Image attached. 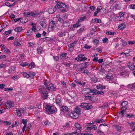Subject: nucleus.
<instances>
[{
  "instance_id": "17",
  "label": "nucleus",
  "mask_w": 135,
  "mask_h": 135,
  "mask_svg": "<svg viewBox=\"0 0 135 135\" xmlns=\"http://www.w3.org/2000/svg\"><path fill=\"white\" fill-rule=\"evenodd\" d=\"M85 100H89L90 101H93V97L89 96H84Z\"/></svg>"
},
{
  "instance_id": "46",
  "label": "nucleus",
  "mask_w": 135,
  "mask_h": 135,
  "mask_svg": "<svg viewBox=\"0 0 135 135\" xmlns=\"http://www.w3.org/2000/svg\"><path fill=\"white\" fill-rule=\"evenodd\" d=\"M11 30H10L8 31H5L4 33V34L5 35H6L10 34L11 33Z\"/></svg>"
},
{
  "instance_id": "57",
  "label": "nucleus",
  "mask_w": 135,
  "mask_h": 135,
  "mask_svg": "<svg viewBox=\"0 0 135 135\" xmlns=\"http://www.w3.org/2000/svg\"><path fill=\"white\" fill-rule=\"evenodd\" d=\"M44 124L45 125L49 126L50 124L51 123L48 121L46 120L44 122Z\"/></svg>"
},
{
  "instance_id": "15",
  "label": "nucleus",
  "mask_w": 135,
  "mask_h": 135,
  "mask_svg": "<svg viewBox=\"0 0 135 135\" xmlns=\"http://www.w3.org/2000/svg\"><path fill=\"white\" fill-rule=\"evenodd\" d=\"M75 112L78 115H80L81 114L80 109L78 106L76 107L75 110Z\"/></svg>"
},
{
  "instance_id": "61",
  "label": "nucleus",
  "mask_w": 135,
  "mask_h": 135,
  "mask_svg": "<svg viewBox=\"0 0 135 135\" xmlns=\"http://www.w3.org/2000/svg\"><path fill=\"white\" fill-rule=\"evenodd\" d=\"M36 107L39 109H41V105L40 103H37Z\"/></svg>"
},
{
  "instance_id": "56",
  "label": "nucleus",
  "mask_w": 135,
  "mask_h": 135,
  "mask_svg": "<svg viewBox=\"0 0 135 135\" xmlns=\"http://www.w3.org/2000/svg\"><path fill=\"white\" fill-rule=\"evenodd\" d=\"M30 13L29 12H25L23 13V15L27 17L28 16H30Z\"/></svg>"
},
{
  "instance_id": "28",
  "label": "nucleus",
  "mask_w": 135,
  "mask_h": 135,
  "mask_svg": "<svg viewBox=\"0 0 135 135\" xmlns=\"http://www.w3.org/2000/svg\"><path fill=\"white\" fill-rule=\"evenodd\" d=\"M71 115H72L71 116L73 117V118L76 119L77 118L78 116V114H77V113L74 112L73 113L71 114Z\"/></svg>"
},
{
  "instance_id": "32",
  "label": "nucleus",
  "mask_w": 135,
  "mask_h": 135,
  "mask_svg": "<svg viewBox=\"0 0 135 135\" xmlns=\"http://www.w3.org/2000/svg\"><path fill=\"white\" fill-rule=\"evenodd\" d=\"M62 24V26L63 27H67L69 26V22L66 21H64V23H63Z\"/></svg>"
},
{
  "instance_id": "10",
  "label": "nucleus",
  "mask_w": 135,
  "mask_h": 135,
  "mask_svg": "<svg viewBox=\"0 0 135 135\" xmlns=\"http://www.w3.org/2000/svg\"><path fill=\"white\" fill-rule=\"evenodd\" d=\"M41 98L44 99H46L48 96V92L47 91H45L44 92H42L41 94Z\"/></svg>"
},
{
  "instance_id": "39",
  "label": "nucleus",
  "mask_w": 135,
  "mask_h": 135,
  "mask_svg": "<svg viewBox=\"0 0 135 135\" xmlns=\"http://www.w3.org/2000/svg\"><path fill=\"white\" fill-rule=\"evenodd\" d=\"M115 9L117 10H119L120 9V7L119 4H116L114 6Z\"/></svg>"
},
{
  "instance_id": "11",
  "label": "nucleus",
  "mask_w": 135,
  "mask_h": 135,
  "mask_svg": "<svg viewBox=\"0 0 135 135\" xmlns=\"http://www.w3.org/2000/svg\"><path fill=\"white\" fill-rule=\"evenodd\" d=\"M91 81L92 83H95L98 81L97 78L95 77L94 75H93L91 78Z\"/></svg>"
},
{
  "instance_id": "40",
  "label": "nucleus",
  "mask_w": 135,
  "mask_h": 135,
  "mask_svg": "<svg viewBox=\"0 0 135 135\" xmlns=\"http://www.w3.org/2000/svg\"><path fill=\"white\" fill-rule=\"evenodd\" d=\"M59 4H60L61 7H62L64 8H66V6L65 3H63L62 2H60Z\"/></svg>"
},
{
  "instance_id": "2",
  "label": "nucleus",
  "mask_w": 135,
  "mask_h": 135,
  "mask_svg": "<svg viewBox=\"0 0 135 135\" xmlns=\"http://www.w3.org/2000/svg\"><path fill=\"white\" fill-rule=\"evenodd\" d=\"M89 104L88 103H81L80 105V107L81 108H84L86 110H89L93 107L92 105H89Z\"/></svg>"
},
{
  "instance_id": "19",
  "label": "nucleus",
  "mask_w": 135,
  "mask_h": 135,
  "mask_svg": "<svg viewBox=\"0 0 135 135\" xmlns=\"http://www.w3.org/2000/svg\"><path fill=\"white\" fill-rule=\"evenodd\" d=\"M7 103L10 107H13L14 104L12 102H11L9 100L7 101Z\"/></svg>"
},
{
  "instance_id": "34",
  "label": "nucleus",
  "mask_w": 135,
  "mask_h": 135,
  "mask_svg": "<svg viewBox=\"0 0 135 135\" xmlns=\"http://www.w3.org/2000/svg\"><path fill=\"white\" fill-rule=\"evenodd\" d=\"M29 75H30V77L31 78H33L34 76H35V74L32 71H30L29 72Z\"/></svg>"
},
{
  "instance_id": "64",
  "label": "nucleus",
  "mask_w": 135,
  "mask_h": 135,
  "mask_svg": "<svg viewBox=\"0 0 135 135\" xmlns=\"http://www.w3.org/2000/svg\"><path fill=\"white\" fill-rule=\"evenodd\" d=\"M55 8H61V6L60 4L59 3H57L55 6Z\"/></svg>"
},
{
  "instance_id": "59",
  "label": "nucleus",
  "mask_w": 135,
  "mask_h": 135,
  "mask_svg": "<svg viewBox=\"0 0 135 135\" xmlns=\"http://www.w3.org/2000/svg\"><path fill=\"white\" fill-rule=\"evenodd\" d=\"M28 63L27 62H25L23 63V64H20L21 66L23 67H25L26 66H28Z\"/></svg>"
},
{
  "instance_id": "44",
  "label": "nucleus",
  "mask_w": 135,
  "mask_h": 135,
  "mask_svg": "<svg viewBox=\"0 0 135 135\" xmlns=\"http://www.w3.org/2000/svg\"><path fill=\"white\" fill-rule=\"evenodd\" d=\"M104 91L103 90H100L97 92V94H100L102 95H104Z\"/></svg>"
},
{
  "instance_id": "29",
  "label": "nucleus",
  "mask_w": 135,
  "mask_h": 135,
  "mask_svg": "<svg viewBox=\"0 0 135 135\" xmlns=\"http://www.w3.org/2000/svg\"><path fill=\"white\" fill-rule=\"evenodd\" d=\"M125 110H126L121 109V110L120 112H118L119 114L120 115L122 116L123 117H124V112L125 111Z\"/></svg>"
},
{
  "instance_id": "1",
  "label": "nucleus",
  "mask_w": 135,
  "mask_h": 135,
  "mask_svg": "<svg viewBox=\"0 0 135 135\" xmlns=\"http://www.w3.org/2000/svg\"><path fill=\"white\" fill-rule=\"evenodd\" d=\"M55 107L47 104L45 108L46 113L48 114H53L55 112Z\"/></svg>"
},
{
  "instance_id": "31",
  "label": "nucleus",
  "mask_w": 135,
  "mask_h": 135,
  "mask_svg": "<svg viewBox=\"0 0 135 135\" xmlns=\"http://www.w3.org/2000/svg\"><path fill=\"white\" fill-rule=\"evenodd\" d=\"M65 32L62 31L59 34L58 36L60 37H62L65 35Z\"/></svg>"
},
{
  "instance_id": "16",
  "label": "nucleus",
  "mask_w": 135,
  "mask_h": 135,
  "mask_svg": "<svg viewBox=\"0 0 135 135\" xmlns=\"http://www.w3.org/2000/svg\"><path fill=\"white\" fill-rule=\"evenodd\" d=\"M45 89L44 86H40L38 89V91L40 92H44Z\"/></svg>"
},
{
  "instance_id": "55",
  "label": "nucleus",
  "mask_w": 135,
  "mask_h": 135,
  "mask_svg": "<svg viewBox=\"0 0 135 135\" xmlns=\"http://www.w3.org/2000/svg\"><path fill=\"white\" fill-rule=\"evenodd\" d=\"M53 58L55 61H57L59 60V58L57 56H53Z\"/></svg>"
},
{
  "instance_id": "35",
  "label": "nucleus",
  "mask_w": 135,
  "mask_h": 135,
  "mask_svg": "<svg viewBox=\"0 0 135 135\" xmlns=\"http://www.w3.org/2000/svg\"><path fill=\"white\" fill-rule=\"evenodd\" d=\"M48 12L50 14H52L54 13L55 11H54V9L52 8H50L48 9Z\"/></svg>"
},
{
  "instance_id": "48",
  "label": "nucleus",
  "mask_w": 135,
  "mask_h": 135,
  "mask_svg": "<svg viewBox=\"0 0 135 135\" xmlns=\"http://www.w3.org/2000/svg\"><path fill=\"white\" fill-rule=\"evenodd\" d=\"M58 20L60 22L62 23H64L65 21L63 19L61 18V17H59L58 19Z\"/></svg>"
},
{
  "instance_id": "25",
  "label": "nucleus",
  "mask_w": 135,
  "mask_h": 135,
  "mask_svg": "<svg viewBox=\"0 0 135 135\" xmlns=\"http://www.w3.org/2000/svg\"><path fill=\"white\" fill-rule=\"evenodd\" d=\"M130 126L131 127V129L133 131H135V124L133 122L130 123Z\"/></svg>"
},
{
  "instance_id": "50",
  "label": "nucleus",
  "mask_w": 135,
  "mask_h": 135,
  "mask_svg": "<svg viewBox=\"0 0 135 135\" xmlns=\"http://www.w3.org/2000/svg\"><path fill=\"white\" fill-rule=\"evenodd\" d=\"M44 41H50L51 40H52V39H51L50 38L47 37H45L44 38Z\"/></svg>"
},
{
  "instance_id": "14",
  "label": "nucleus",
  "mask_w": 135,
  "mask_h": 135,
  "mask_svg": "<svg viewBox=\"0 0 135 135\" xmlns=\"http://www.w3.org/2000/svg\"><path fill=\"white\" fill-rule=\"evenodd\" d=\"M61 110L63 112H66L68 110V108L66 106H62L61 108Z\"/></svg>"
},
{
  "instance_id": "26",
  "label": "nucleus",
  "mask_w": 135,
  "mask_h": 135,
  "mask_svg": "<svg viewBox=\"0 0 135 135\" xmlns=\"http://www.w3.org/2000/svg\"><path fill=\"white\" fill-rule=\"evenodd\" d=\"M97 90L95 89H90V94L92 93V95H97Z\"/></svg>"
},
{
  "instance_id": "6",
  "label": "nucleus",
  "mask_w": 135,
  "mask_h": 135,
  "mask_svg": "<svg viewBox=\"0 0 135 135\" xmlns=\"http://www.w3.org/2000/svg\"><path fill=\"white\" fill-rule=\"evenodd\" d=\"M127 65L128 67L131 70H133L135 69V66L133 63L129 62L128 63Z\"/></svg>"
},
{
  "instance_id": "37",
  "label": "nucleus",
  "mask_w": 135,
  "mask_h": 135,
  "mask_svg": "<svg viewBox=\"0 0 135 135\" xmlns=\"http://www.w3.org/2000/svg\"><path fill=\"white\" fill-rule=\"evenodd\" d=\"M15 70V68L14 66H12L11 67L10 69L8 70V71L10 73L14 71Z\"/></svg>"
},
{
  "instance_id": "20",
  "label": "nucleus",
  "mask_w": 135,
  "mask_h": 135,
  "mask_svg": "<svg viewBox=\"0 0 135 135\" xmlns=\"http://www.w3.org/2000/svg\"><path fill=\"white\" fill-rule=\"evenodd\" d=\"M126 27V25L124 23L120 24L118 26V28L120 30L123 29Z\"/></svg>"
},
{
  "instance_id": "42",
  "label": "nucleus",
  "mask_w": 135,
  "mask_h": 135,
  "mask_svg": "<svg viewBox=\"0 0 135 135\" xmlns=\"http://www.w3.org/2000/svg\"><path fill=\"white\" fill-rule=\"evenodd\" d=\"M124 14L123 13L120 12L119 13V15L121 18H122V20H123L124 18V17L123 16Z\"/></svg>"
},
{
  "instance_id": "63",
  "label": "nucleus",
  "mask_w": 135,
  "mask_h": 135,
  "mask_svg": "<svg viewBox=\"0 0 135 135\" xmlns=\"http://www.w3.org/2000/svg\"><path fill=\"white\" fill-rule=\"evenodd\" d=\"M67 54L66 53H63L60 54V55L62 57H65L66 56Z\"/></svg>"
},
{
  "instance_id": "47",
  "label": "nucleus",
  "mask_w": 135,
  "mask_h": 135,
  "mask_svg": "<svg viewBox=\"0 0 135 135\" xmlns=\"http://www.w3.org/2000/svg\"><path fill=\"white\" fill-rule=\"evenodd\" d=\"M97 122V123H100L104 122H105V120L103 119H100V120H97L96 121Z\"/></svg>"
},
{
  "instance_id": "5",
  "label": "nucleus",
  "mask_w": 135,
  "mask_h": 135,
  "mask_svg": "<svg viewBox=\"0 0 135 135\" xmlns=\"http://www.w3.org/2000/svg\"><path fill=\"white\" fill-rule=\"evenodd\" d=\"M90 89L88 88H84L81 91V93L83 94H90Z\"/></svg>"
},
{
  "instance_id": "36",
  "label": "nucleus",
  "mask_w": 135,
  "mask_h": 135,
  "mask_svg": "<svg viewBox=\"0 0 135 135\" xmlns=\"http://www.w3.org/2000/svg\"><path fill=\"white\" fill-rule=\"evenodd\" d=\"M22 73L23 75L25 77H26V78H29L30 76V75L29 74H28L26 72H23Z\"/></svg>"
},
{
  "instance_id": "4",
  "label": "nucleus",
  "mask_w": 135,
  "mask_h": 135,
  "mask_svg": "<svg viewBox=\"0 0 135 135\" xmlns=\"http://www.w3.org/2000/svg\"><path fill=\"white\" fill-rule=\"evenodd\" d=\"M78 70L79 72H81L82 73H84L86 75H87L89 73L87 69L85 68V67H83L79 68Z\"/></svg>"
},
{
  "instance_id": "22",
  "label": "nucleus",
  "mask_w": 135,
  "mask_h": 135,
  "mask_svg": "<svg viewBox=\"0 0 135 135\" xmlns=\"http://www.w3.org/2000/svg\"><path fill=\"white\" fill-rule=\"evenodd\" d=\"M77 42V41H74L72 43L69 44L68 46L70 48L73 47L75 45Z\"/></svg>"
},
{
  "instance_id": "49",
  "label": "nucleus",
  "mask_w": 135,
  "mask_h": 135,
  "mask_svg": "<svg viewBox=\"0 0 135 135\" xmlns=\"http://www.w3.org/2000/svg\"><path fill=\"white\" fill-rule=\"evenodd\" d=\"M14 44L16 46H20L21 45V44L18 42L16 41L14 42Z\"/></svg>"
},
{
  "instance_id": "8",
  "label": "nucleus",
  "mask_w": 135,
  "mask_h": 135,
  "mask_svg": "<svg viewBox=\"0 0 135 135\" xmlns=\"http://www.w3.org/2000/svg\"><path fill=\"white\" fill-rule=\"evenodd\" d=\"M128 104V102L126 101H124L121 104V105L122 106L121 109L126 110L127 108L126 106Z\"/></svg>"
},
{
  "instance_id": "58",
  "label": "nucleus",
  "mask_w": 135,
  "mask_h": 135,
  "mask_svg": "<svg viewBox=\"0 0 135 135\" xmlns=\"http://www.w3.org/2000/svg\"><path fill=\"white\" fill-rule=\"evenodd\" d=\"M93 42L95 44H98L99 41L98 40L95 39L93 41Z\"/></svg>"
},
{
  "instance_id": "53",
  "label": "nucleus",
  "mask_w": 135,
  "mask_h": 135,
  "mask_svg": "<svg viewBox=\"0 0 135 135\" xmlns=\"http://www.w3.org/2000/svg\"><path fill=\"white\" fill-rule=\"evenodd\" d=\"M106 79L107 80H112L111 77L110 76H109L108 75H106Z\"/></svg>"
},
{
  "instance_id": "27",
  "label": "nucleus",
  "mask_w": 135,
  "mask_h": 135,
  "mask_svg": "<svg viewBox=\"0 0 135 135\" xmlns=\"http://www.w3.org/2000/svg\"><path fill=\"white\" fill-rule=\"evenodd\" d=\"M86 18V16L83 17H80L78 19V22H80L84 21Z\"/></svg>"
},
{
  "instance_id": "45",
  "label": "nucleus",
  "mask_w": 135,
  "mask_h": 135,
  "mask_svg": "<svg viewBox=\"0 0 135 135\" xmlns=\"http://www.w3.org/2000/svg\"><path fill=\"white\" fill-rule=\"evenodd\" d=\"M28 120L27 119H22V122L26 126L27 123V122Z\"/></svg>"
},
{
  "instance_id": "21",
  "label": "nucleus",
  "mask_w": 135,
  "mask_h": 135,
  "mask_svg": "<svg viewBox=\"0 0 135 135\" xmlns=\"http://www.w3.org/2000/svg\"><path fill=\"white\" fill-rule=\"evenodd\" d=\"M40 24L43 28H45L46 27V23L44 21H41Z\"/></svg>"
},
{
  "instance_id": "54",
  "label": "nucleus",
  "mask_w": 135,
  "mask_h": 135,
  "mask_svg": "<svg viewBox=\"0 0 135 135\" xmlns=\"http://www.w3.org/2000/svg\"><path fill=\"white\" fill-rule=\"evenodd\" d=\"M129 7L131 9L135 10V4H131L130 5Z\"/></svg>"
},
{
  "instance_id": "23",
  "label": "nucleus",
  "mask_w": 135,
  "mask_h": 135,
  "mask_svg": "<svg viewBox=\"0 0 135 135\" xmlns=\"http://www.w3.org/2000/svg\"><path fill=\"white\" fill-rule=\"evenodd\" d=\"M39 14V13L37 12H35L34 13L32 12H31L30 13V15L29 17H34L36 15H37Z\"/></svg>"
},
{
  "instance_id": "51",
  "label": "nucleus",
  "mask_w": 135,
  "mask_h": 135,
  "mask_svg": "<svg viewBox=\"0 0 135 135\" xmlns=\"http://www.w3.org/2000/svg\"><path fill=\"white\" fill-rule=\"evenodd\" d=\"M38 52L41 54L42 53V49L41 47H38L37 49Z\"/></svg>"
},
{
  "instance_id": "43",
  "label": "nucleus",
  "mask_w": 135,
  "mask_h": 135,
  "mask_svg": "<svg viewBox=\"0 0 135 135\" xmlns=\"http://www.w3.org/2000/svg\"><path fill=\"white\" fill-rule=\"evenodd\" d=\"M115 32L110 31L107 32L106 33L107 35H114L115 34Z\"/></svg>"
},
{
  "instance_id": "7",
  "label": "nucleus",
  "mask_w": 135,
  "mask_h": 135,
  "mask_svg": "<svg viewBox=\"0 0 135 135\" xmlns=\"http://www.w3.org/2000/svg\"><path fill=\"white\" fill-rule=\"evenodd\" d=\"M46 89L49 90L52 89L54 90H56V88L55 87H54L53 85L52 84H50L46 88Z\"/></svg>"
},
{
  "instance_id": "52",
  "label": "nucleus",
  "mask_w": 135,
  "mask_h": 135,
  "mask_svg": "<svg viewBox=\"0 0 135 135\" xmlns=\"http://www.w3.org/2000/svg\"><path fill=\"white\" fill-rule=\"evenodd\" d=\"M32 32L31 30L28 31L26 33V35L28 36H30L32 35Z\"/></svg>"
},
{
  "instance_id": "9",
  "label": "nucleus",
  "mask_w": 135,
  "mask_h": 135,
  "mask_svg": "<svg viewBox=\"0 0 135 135\" xmlns=\"http://www.w3.org/2000/svg\"><path fill=\"white\" fill-rule=\"evenodd\" d=\"M60 97L59 96H57L56 99V103L58 105L60 106L62 105L61 100L60 98Z\"/></svg>"
},
{
  "instance_id": "38",
  "label": "nucleus",
  "mask_w": 135,
  "mask_h": 135,
  "mask_svg": "<svg viewBox=\"0 0 135 135\" xmlns=\"http://www.w3.org/2000/svg\"><path fill=\"white\" fill-rule=\"evenodd\" d=\"M17 112V113L18 116L20 117L21 115L22 114L21 112V110L19 109H17L16 110Z\"/></svg>"
},
{
  "instance_id": "18",
  "label": "nucleus",
  "mask_w": 135,
  "mask_h": 135,
  "mask_svg": "<svg viewBox=\"0 0 135 135\" xmlns=\"http://www.w3.org/2000/svg\"><path fill=\"white\" fill-rule=\"evenodd\" d=\"M105 86H103V85L100 84H99L97 86V89L102 90L105 89Z\"/></svg>"
},
{
  "instance_id": "60",
  "label": "nucleus",
  "mask_w": 135,
  "mask_h": 135,
  "mask_svg": "<svg viewBox=\"0 0 135 135\" xmlns=\"http://www.w3.org/2000/svg\"><path fill=\"white\" fill-rule=\"evenodd\" d=\"M76 83L78 84L82 85H84L85 84V82L81 83V82L79 81H77Z\"/></svg>"
},
{
  "instance_id": "12",
  "label": "nucleus",
  "mask_w": 135,
  "mask_h": 135,
  "mask_svg": "<svg viewBox=\"0 0 135 135\" xmlns=\"http://www.w3.org/2000/svg\"><path fill=\"white\" fill-rule=\"evenodd\" d=\"M78 57L81 58L80 61H84L87 60V58L85 57L84 54H79L78 55Z\"/></svg>"
},
{
  "instance_id": "3",
  "label": "nucleus",
  "mask_w": 135,
  "mask_h": 135,
  "mask_svg": "<svg viewBox=\"0 0 135 135\" xmlns=\"http://www.w3.org/2000/svg\"><path fill=\"white\" fill-rule=\"evenodd\" d=\"M56 22L54 21H52L50 22L48 30L49 31H52L53 28L55 26Z\"/></svg>"
},
{
  "instance_id": "30",
  "label": "nucleus",
  "mask_w": 135,
  "mask_h": 135,
  "mask_svg": "<svg viewBox=\"0 0 135 135\" xmlns=\"http://www.w3.org/2000/svg\"><path fill=\"white\" fill-rule=\"evenodd\" d=\"M79 22H78V21L75 24L73 25V27L77 28L80 27L81 25L79 24Z\"/></svg>"
},
{
  "instance_id": "33",
  "label": "nucleus",
  "mask_w": 135,
  "mask_h": 135,
  "mask_svg": "<svg viewBox=\"0 0 135 135\" xmlns=\"http://www.w3.org/2000/svg\"><path fill=\"white\" fill-rule=\"evenodd\" d=\"M22 30V28L20 27H17L15 29V31L17 32H20Z\"/></svg>"
},
{
  "instance_id": "13",
  "label": "nucleus",
  "mask_w": 135,
  "mask_h": 135,
  "mask_svg": "<svg viewBox=\"0 0 135 135\" xmlns=\"http://www.w3.org/2000/svg\"><path fill=\"white\" fill-rule=\"evenodd\" d=\"M74 125L76 128L77 129L76 131H78V132H80V129L81 128L80 125L78 123H75Z\"/></svg>"
},
{
  "instance_id": "24",
  "label": "nucleus",
  "mask_w": 135,
  "mask_h": 135,
  "mask_svg": "<svg viewBox=\"0 0 135 135\" xmlns=\"http://www.w3.org/2000/svg\"><path fill=\"white\" fill-rule=\"evenodd\" d=\"M28 66L29 69H31L32 68H34L35 67V65L34 62H31Z\"/></svg>"
},
{
  "instance_id": "62",
  "label": "nucleus",
  "mask_w": 135,
  "mask_h": 135,
  "mask_svg": "<svg viewBox=\"0 0 135 135\" xmlns=\"http://www.w3.org/2000/svg\"><path fill=\"white\" fill-rule=\"evenodd\" d=\"M3 123H5L6 125H10L11 124V123L10 122L7 121H4L3 122Z\"/></svg>"
},
{
  "instance_id": "41",
  "label": "nucleus",
  "mask_w": 135,
  "mask_h": 135,
  "mask_svg": "<svg viewBox=\"0 0 135 135\" xmlns=\"http://www.w3.org/2000/svg\"><path fill=\"white\" fill-rule=\"evenodd\" d=\"M4 90L5 91H9L13 90V88L12 87L9 88H5L4 89Z\"/></svg>"
}]
</instances>
